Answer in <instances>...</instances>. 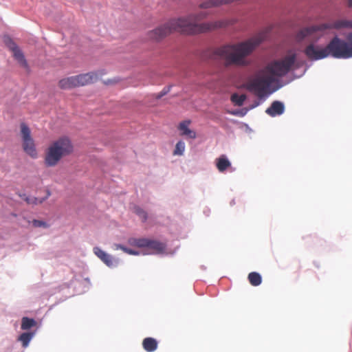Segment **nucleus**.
I'll list each match as a JSON object with an SVG mask.
<instances>
[{"mask_svg": "<svg viewBox=\"0 0 352 352\" xmlns=\"http://www.w3.org/2000/svg\"><path fill=\"white\" fill-rule=\"evenodd\" d=\"M349 6L352 7V0H349Z\"/></svg>", "mask_w": 352, "mask_h": 352, "instance_id": "obj_30", "label": "nucleus"}, {"mask_svg": "<svg viewBox=\"0 0 352 352\" xmlns=\"http://www.w3.org/2000/svg\"><path fill=\"white\" fill-rule=\"evenodd\" d=\"M50 195H51L50 192L49 190H47V195L44 198L38 199V198H36V197H33V198L28 197L25 199V201H27L28 204H35V205L41 204L45 200H46L50 196Z\"/></svg>", "mask_w": 352, "mask_h": 352, "instance_id": "obj_22", "label": "nucleus"}, {"mask_svg": "<svg viewBox=\"0 0 352 352\" xmlns=\"http://www.w3.org/2000/svg\"><path fill=\"white\" fill-rule=\"evenodd\" d=\"M158 342L153 338H146L142 341L143 349L147 352H153L157 348Z\"/></svg>", "mask_w": 352, "mask_h": 352, "instance_id": "obj_16", "label": "nucleus"}, {"mask_svg": "<svg viewBox=\"0 0 352 352\" xmlns=\"http://www.w3.org/2000/svg\"><path fill=\"white\" fill-rule=\"evenodd\" d=\"M285 107L283 102L280 101H274L271 106L265 111L266 113L272 117H275L283 113Z\"/></svg>", "mask_w": 352, "mask_h": 352, "instance_id": "obj_13", "label": "nucleus"}, {"mask_svg": "<svg viewBox=\"0 0 352 352\" xmlns=\"http://www.w3.org/2000/svg\"><path fill=\"white\" fill-rule=\"evenodd\" d=\"M248 280L252 285L258 286L261 283L262 278L258 273L253 272L248 274Z\"/></svg>", "mask_w": 352, "mask_h": 352, "instance_id": "obj_19", "label": "nucleus"}, {"mask_svg": "<svg viewBox=\"0 0 352 352\" xmlns=\"http://www.w3.org/2000/svg\"><path fill=\"white\" fill-rule=\"evenodd\" d=\"M115 82V81H111V80H109L108 82H107L106 83L107 84H111V83H113Z\"/></svg>", "mask_w": 352, "mask_h": 352, "instance_id": "obj_31", "label": "nucleus"}, {"mask_svg": "<svg viewBox=\"0 0 352 352\" xmlns=\"http://www.w3.org/2000/svg\"><path fill=\"white\" fill-rule=\"evenodd\" d=\"M208 13L200 12L197 14L189 15L186 18L170 20L168 23L150 32L149 37L153 40H160L172 32H179L188 34L206 32L233 24V20L222 19L214 22L198 23L205 19Z\"/></svg>", "mask_w": 352, "mask_h": 352, "instance_id": "obj_1", "label": "nucleus"}, {"mask_svg": "<svg viewBox=\"0 0 352 352\" xmlns=\"http://www.w3.org/2000/svg\"><path fill=\"white\" fill-rule=\"evenodd\" d=\"M36 325V322L33 318L23 317L21 320V328L22 330H28Z\"/></svg>", "mask_w": 352, "mask_h": 352, "instance_id": "obj_18", "label": "nucleus"}, {"mask_svg": "<svg viewBox=\"0 0 352 352\" xmlns=\"http://www.w3.org/2000/svg\"><path fill=\"white\" fill-rule=\"evenodd\" d=\"M32 223L34 228H40V227H43L45 228H49V225L45 221H41V220L34 219L32 221Z\"/></svg>", "mask_w": 352, "mask_h": 352, "instance_id": "obj_25", "label": "nucleus"}, {"mask_svg": "<svg viewBox=\"0 0 352 352\" xmlns=\"http://www.w3.org/2000/svg\"><path fill=\"white\" fill-rule=\"evenodd\" d=\"M185 150V143L182 141H179L175 146L173 151L175 155H182Z\"/></svg>", "mask_w": 352, "mask_h": 352, "instance_id": "obj_24", "label": "nucleus"}, {"mask_svg": "<svg viewBox=\"0 0 352 352\" xmlns=\"http://www.w3.org/2000/svg\"><path fill=\"white\" fill-rule=\"evenodd\" d=\"M34 335V333L32 332L23 333L22 334L20 335V336L19 337V340L22 342V345L23 347H27L28 346Z\"/></svg>", "mask_w": 352, "mask_h": 352, "instance_id": "obj_21", "label": "nucleus"}, {"mask_svg": "<svg viewBox=\"0 0 352 352\" xmlns=\"http://www.w3.org/2000/svg\"><path fill=\"white\" fill-rule=\"evenodd\" d=\"M73 151V144L67 138L63 137L53 141L45 152L44 163L45 166H56L62 158L72 154Z\"/></svg>", "mask_w": 352, "mask_h": 352, "instance_id": "obj_5", "label": "nucleus"}, {"mask_svg": "<svg viewBox=\"0 0 352 352\" xmlns=\"http://www.w3.org/2000/svg\"><path fill=\"white\" fill-rule=\"evenodd\" d=\"M129 243L138 248H147L155 254L162 253L166 249V245L164 243L146 238H132L129 240Z\"/></svg>", "mask_w": 352, "mask_h": 352, "instance_id": "obj_8", "label": "nucleus"}, {"mask_svg": "<svg viewBox=\"0 0 352 352\" xmlns=\"http://www.w3.org/2000/svg\"><path fill=\"white\" fill-rule=\"evenodd\" d=\"M20 129L23 151L32 158H36L38 153L29 126L25 123L22 122L20 124Z\"/></svg>", "mask_w": 352, "mask_h": 352, "instance_id": "obj_7", "label": "nucleus"}, {"mask_svg": "<svg viewBox=\"0 0 352 352\" xmlns=\"http://www.w3.org/2000/svg\"><path fill=\"white\" fill-rule=\"evenodd\" d=\"M230 100L235 106H242L246 100V96L245 94L239 95L237 94H233Z\"/></svg>", "mask_w": 352, "mask_h": 352, "instance_id": "obj_20", "label": "nucleus"}, {"mask_svg": "<svg viewBox=\"0 0 352 352\" xmlns=\"http://www.w3.org/2000/svg\"><path fill=\"white\" fill-rule=\"evenodd\" d=\"M267 36V32H259L247 41L236 44L221 46L214 50V54L223 61L226 67H245L250 62L246 57Z\"/></svg>", "mask_w": 352, "mask_h": 352, "instance_id": "obj_3", "label": "nucleus"}, {"mask_svg": "<svg viewBox=\"0 0 352 352\" xmlns=\"http://www.w3.org/2000/svg\"><path fill=\"white\" fill-rule=\"evenodd\" d=\"M58 87L62 89H70L77 87L75 76L60 80Z\"/></svg>", "mask_w": 352, "mask_h": 352, "instance_id": "obj_15", "label": "nucleus"}, {"mask_svg": "<svg viewBox=\"0 0 352 352\" xmlns=\"http://www.w3.org/2000/svg\"><path fill=\"white\" fill-rule=\"evenodd\" d=\"M94 252L108 267H111L115 265L116 261L114 258L111 255L106 253L100 248L95 247L94 248Z\"/></svg>", "mask_w": 352, "mask_h": 352, "instance_id": "obj_12", "label": "nucleus"}, {"mask_svg": "<svg viewBox=\"0 0 352 352\" xmlns=\"http://www.w3.org/2000/svg\"><path fill=\"white\" fill-rule=\"evenodd\" d=\"M75 78L77 87H80L96 82L98 78V76L95 72H89L75 76Z\"/></svg>", "mask_w": 352, "mask_h": 352, "instance_id": "obj_11", "label": "nucleus"}, {"mask_svg": "<svg viewBox=\"0 0 352 352\" xmlns=\"http://www.w3.org/2000/svg\"><path fill=\"white\" fill-rule=\"evenodd\" d=\"M6 43L19 65L25 69H28V62L19 46L11 38H8Z\"/></svg>", "mask_w": 352, "mask_h": 352, "instance_id": "obj_10", "label": "nucleus"}, {"mask_svg": "<svg viewBox=\"0 0 352 352\" xmlns=\"http://www.w3.org/2000/svg\"><path fill=\"white\" fill-rule=\"evenodd\" d=\"M123 251L125 253L129 254L130 255H139L140 254L139 252L133 250L128 248H126V247H124L123 248Z\"/></svg>", "mask_w": 352, "mask_h": 352, "instance_id": "obj_27", "label": "nucleus"}, {"mask_svg": "<svg viewBox=\"0 0 352 352\" xmlns=\"http://www.w3.org/2000/svg\"><path fill=\"white\" fill-rule=\"evenodd\" d=\"M190 124V120H184L179 123L178 129L181 131L182 135H186L190 138L195 139L196 138V133L188 128Z\"/></svg>", "mask_w": 352, "mask_h": 352, "instance_id": "obj_14", "label": "nucleus"}, {"mask_svg": "<svg viewBox=\"0 0 352 352\" xmlns=\"http://www.w3.org/2000/svg\"><path fill=\"white\" fill-rule=\"evenodd\" d=\"M260 104V102H255V103L254 104L252 105V107H250V109H253L257 106H258Z\"/></svg>", "mask_w": 352, "mask_h": 352, "instance_id": "obj_29", "label": "nucleus"}, {"mask_svg": "<svg viewBox=\"0 0 352 352\" xmlns=\"http://www.w3.org/2000/svg\"><path fill=\"white\" fill-rule=\"evenodd\" d=\"M124 248V245H120V244H114V247H113V249L114 250H122L123 251V248Z\"/></svg>", "mask_w": 352, "mask_h": 352, "instance_id": "obj_28", "label": "nucleus"}, {"mask_svg": "<svg viewBox=\"0 0 352 352\" xmlns=\"http://www.w3.org/2000/svg\"><path fill=\"white\" fill-rule=\"evenodd\" d=\"M296 60V56L293 54L270 62L248 80L246 89L259 99H265L269 94L271 85L285 76L291 70Z\"/></svg>", "mask_w": 352, "mask_h": 352, "instance_id": "obj_2", "label": "nucleus"}, {"mask_svg": "<svg viewBox=\"0 0 352 352\" xmlns=\"http://www.w3.org/2000/svg\"><path fill=\"white\" fill-rule=\"evenodd\" d=\"M327 47L329 56L338 59L352 58V33L348 34L346 40L334 36Z\"/></svg>", "mask_w": 352, "mask_h": 352, "instance_id": "obj_6", "label": "nucleus"}, {"mask_svg": "<svg viewBox=\"0 0 352 352\" xmlns=\"http://www.w3.org/2000/svg\"><path fill=\"white\" fill-rule=\"evenodd\" d=\"M304 53L311 60H320L329 56L327 46L322 47L319 45H315L314 43L308 45L305 47Z\"/></svg>", "mask_w": 352, "mask_h": 352, "instance_id": "obj_9", "label": "nucleus"}, {"mask_svg": "<svg viewBox=\"0 0 352 352\" xmlns=\"http://www.w3.org/2000/svg\"><path fill=\"white\" fill-rule=\"evenodd\" d=\"M248 111V109H243L241 110H236V111H232L231 113L234 116H239L243 117L247 113Z\"/></svg>", "mask_w": 352, "mask_h": 352, "instance_id": "obj_26", "label": "nucleus"}, {"mask_svg": "<svg viewBox=\"0 0 352 352\" xmlns=\"http://www.w3.org/2000/svg\"><path fill=\"white\" fill-rule=\"evenodd\" d=\"M133 212L135 213L139 217L142 219L143 222H145L147 220V213L140 206H135L133 207Z\"/></svg>", "mask_w": 352, "mask_h": 352, "instance_id": "obj_23", "label": "nucleus"}, {"mask_svg": "<svg viewBox=\"0 0 352 352\" xmlns=\"http://www.w3.org/2000/svg\"><path fill=\"white\" fill-rule=\"evenodd\" d=\"M216 166L219 172H224L231 166V163L226 155H223L216 160Z\"/></svg>", "mask_w": 352, "mask_h": 352, "instance_id": "obj_17", "label": "nucleus"}, {"mask_svg": "<svg viewBox=\"0 0 352 352\" xmlns=\"http://www.w3.org/2000/svg\"><path fill=\"white\" fill-rule=\"evenodd\" d=\"M342 28L352 29V21L338 19L320 25H311L301 29L296 36L299 41L307 39L311 42H316L323 35L325 30Z\"/></svg>", "mask_w": 352, "mask_h": 352, "instance_id": "obj_4", "label": "nucleus"}]
</instances>
